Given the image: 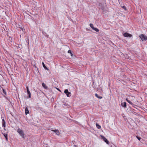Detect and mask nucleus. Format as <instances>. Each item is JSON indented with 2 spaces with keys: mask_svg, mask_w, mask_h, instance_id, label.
<instances>
[{
  "mask_svg": "<svg viewBox=\"0 0 147 147\" xmlns=\"http://www.w3.org/2000/svg\"><path fill=\"white\" fill-rule=\"evenodd\" d=\"M123 36L125 37H127L130 38L131 37L132 35L131 34H129L128 33L125 32L123 34Z\"/></svg>",
  "mask_w": 147,
  "mask_h": 147,
  "instance_id": "nucleus-4",
  "label": "nucleus"
},
{
  "mask_svg": "<svg viewBox=\"0 0 147 147\" xmlns=\"http://www.w3.org/2000/svg\"><path fill=\"white\" fill-rule=\"evenodd\" d=\"M3 135L4 136L6 140H7L8 139H7V134H3Z\"/></svg>",
  "mask_w": 147,
  "mask_h": 147,
  "instance_id": "nucleus-12",
  "label": "nucleus"
},
{
  "mask_svg": "<svg viewBox=\"0 0 147 147\" xmlns=\"http://www.w3.org/2000/svg\"><path fill=\"white\" fill-rule=\"evenodd\" d=\"M58 90H59V89H57Z\"/></svg>",
  "mask_w": 147,
  "mask_h": 147,
  "instance_id": "nucleus-25",
  "label": "nucleus"
},
{
  "mask_svg": "<svg viewBox=\"0 0 147 147\" xmlns=\"http://www.w3.org/2000/svg\"><path fill=\"white\" fill-rule=\"evenodd\" d=\"M128 98L130 99L131 100H133V97L132 96H131L130 97H129Z\"/></svg>",
  "mask_w": 147,
  "mask_h": 147,
  "instance_id": "nucleus-20",
  "label": "nucleus"
},
{
  "mask_svg": "<svg viewBox=\"0 0 147 147\" xmlns=\"http://www.w3.org/2000/svg\"><path fill=\"white\" fill-rule=\"evenodd\" d=\"M26 89H27V91H29L28 88V86L26 87Z\"/></svg>",
  "mask_w": 147,
  "mask_h": 147,
  "instance_id": "nucleus-24",
  "label": "nucleus"
},
{
  "mask_svg": "<svg viewBox=\"0 0 147 147\" xmlns=\"http://www.w3.org/2000/svg\"><path fill=\"white\" fill-rule=\"evenodd\" d=\"M42 86L45 88H47V87L46 86V85L44 83H43L42 84Z\"/></svg>",
  "mask_w": 147,
  "mask_h": 147,
  "instance_id": "nucleus-13",
  "label": "nucleus"
},
{
  "mask_svg": "<svg viewBox=\"0 0 147 147\" xmlns=\"http://www.w3.org/2000/svg\"><path fill=\"white\" fill-rule=\"evenodd\" d=\"M64 92L65 93L68 97L71 96V92L68 91L67 89H66L64 90Z\"/></svg>",
  "mask_w": 147,
  "mask_h": 147,
  "instance_id": "nucleus-3",
  "label": "nucleus"
},
{
  "mask_svg": "<svg viewBox=\"0 0 147 147\" xmlns=\"http://www.w3.org/2000/svg\"><path fill=\"white\" fill-rule=\"evenodd\" d=\"M51 131H54L55 133L57 135H59V132L58 130H51Z\"/></svg>",
  "mask_w": 147,
  "mask_h": 147,
  "instance_id": "nucleus-6",
  "label": "nucleus"
},
{
  "mask_svg": "<svg viewBox=\"0 0 147 147\" xmlns=\"http://www.w3.org/2000/svg\"><path fill=\"white\" fill-rule=\"evenodd\" d=\"M139 37L142 41H145L147 38V36L143 34L140 35Z\"/></svg>",
  "mask_w": 147,
  "mask_h": 147,
  "instance_id": "nucleus-2",
  "label": "nucleus"
},
{
  "mask_svg": "<svg viewBox=\"0 0 147 147\" xmlns=\"http://www.w3.org/2000/svg\"><path fill=\"white\" fill-rule=\"evenodd\" d=\"M90 26L92 29L94 27L93 24H90Z\"/></svg>",
  "mask_w": 147,
  "mask_h": 147,
  "instance_id": "nucleus-19",
  "label": "nucleus"
},
{
  "mask_svg": "<svg viewBox=\"0 0 147 147\" xmlns=\"http://www.w3.org/2000/svg\"><path fill=\"white\" fill-rule=\"evenodd\" d=\"M42 64L43 67H44V68L45 69H46L48 70V69H47V67L45 66V64H44V62H42Z\"/></svg>",
  "mask_w": 147,
  "mask_h": 147,
  "instance_id": "nucleus-15",
  "label": "nucleus"
},
{
  "mask_svg": "<svg viewBox=\"0 0 147 147\" xmlns=\"http://www.w3.org/2000/svg\"><path fill=\"white\" fill-rule=\"evenodd\" d=\"M29 111L28 109L27 108H26L25 109V113L26 115L29 113Z\"/></svg>",
  "mask_w": 147,
  "mask_h": 147,
  "instance_id": "nucleus-10",
  "label": "nucleus"
},
{
  "mask_svg": "<svg viewBox=\"0 0 147 147\" xmlns=\"http://www.w3.org/2000/svg\"><path fill=\"white\" fill-rule=\"evenodd\" d=\"M92 29L96 32H98L99 31V30L97 28H94V27L92 28Z\"/></svg>",
  "mask_w": 147,
  "mask_h": 147,
  "instance_id": "nucleus-11",
  "label": "nucleus"
},
{
  "mask_svg": "<svg viewBox=\"0 0 147 147\" xmlns=\"http://www.w3.org/2000/svg\"><path fill=\"white\" fill-rule=\"evenodd\" d=\"M2 126L3 127H5V121L3 119H2Z\"/></svg>",
  "mask_w": 147,
  "mask_h": 147,
  "instance_id": "nucleus-9",
  "label": "nucleus"
},
{
  "mask_svg": "<svg viewBox=\"0 0 147 147\" xmlns=\"http://www.w3.org/2000/svg\"><path fill=\"white\" fill-rule=\"evenodd\" d=\"M136 138L139 140H140V139H141V138L140 137H139L137 136L136 137Z\"/></svg>",
  "mask_w": 147,
  "mask_h": 147,
  "instance_id": "nucleus-23",
  "label": "nucleus"
},
{
  "mask_svg": "<svg viewBox=\"0 0 147 147\" xmlns=\"http://www.w3.org/2000/svg\"><path fill=\"white\" fill-rule=\"evenodd\" d=\"M27 92L28 94V95L29 98H31V93H30V91H27Z\"/></svg>",
  "mask_w": 147,
  "mask_h": 147,
  "instance_id": "nucleus-14",
  "label": "nucleus"
},
{
  "mask_svg": "<svg viewBox=\"0 0 147 147\" xmlns=\"http://www.w3.org/2000/svg\"><path fill=\"white\" fill-rule=\"evenodd\" d=\"M3 93L5 94H6V91H5L4 89H3Z\"/></svg>",
  "mask_w": 147,
  "mask_h": 147,
  "instance_id": "nucleus-21",
  "label": "nucleus"
},
{
  "mask_svg": "<svg viewBox=\"0 0 147 147\" xmlns=\"http://www.w3.org/2000/svg\"><path fill=\"white\" fill-rule=\"evenodd\" d=\"M95 96L96 97L100 99H101L102 98V97H99L98 96V94H95Z\"/></svg>",
  "mask_w": 147,
  "mask_h": 147,
  "instance_id": "nucleus-17",
  "label": "nucleus"
},
{
  "mask_svg": "<svg viewBox=\"0 0 147 147\" xmlns=\"http://www.w3.org/2000/svg\"><path fill=\"white\" fill-rule=\"evenodd\" d=\"M68 53H70V54H71V56H72V55L73 54H72V53H71V51L70 50H68Z\"/></svg>",
  "mask_w": 147,
  "mask_h": 147,
  "instance_id": "nucleus-18",
  "label": "nucleus"
},
{
  "mask_svg": "<svg viewBox=\"0 0 147 147\" xmlns=\"http://www.w3.org/2000/svg\"><path fill=\"white\" fill-rule=\"evenodd\" d=\"M122 7L125 10H126V7L125 6H123Z\"/></svg>",
  "mask_w": 147,
  "mask_h": 147,
  "instance_id": "nucleus-22",
  "label": "nucleus"
},
{
  "mask_svg": "<svg viewBox=\"0 0 147 147\" xmlns=\"http://www.w3.org/2000/svg\"><path fill=\"white\" fill-rule=\"evenodd\" d=\"M129 99L128 98H126V101L130 104L131 105H133V103L130 101L129 100Z\"/></svg>",
  "mask_w": 147,
  "mask_h": 147,
  "instance_id": "nucleus-8",
  "label": "nucleus"
},
{
  "mask_svg": "<svg viewBox=\"0 0 147 147\" xmlns=\"http://www.w3.org/2000/svg\"><path fill=\"white\" fill-rule=\"evenodd\" d=\"M101 137L104 140V141L107 144H109V142L107 139L105 138L103 136H101Z\"/></svg>",
  "mask_w": 147,
  "mask_h": 147,
  "instance_id": "nucleus-5",
  "label": "nucleus"
},
{
  "mask_svg": "<svg viewBox=\"0 0 147 147\" xmlns=\"http://www.w3.org/2000/svg\"><path fill=\"white\" fill-rule=\"evenodd\" d=\"M121 105L122 107L124 108H126V103L125 102H122Z\"/></svg>",
  "mask_w": 147,
  "mask_h": 147,
  "instance_id": "nucleus-7",
  "label": "nucleus"
},
{
  "mask_svg": "<svg viewBox=\"0 0 147 147\" xmlns=\"http://www.w3.org/2000/svg\"><path fill=\"white\" fill-rule=\"evenodd\" d=\"M17 132L22 138H24L25 137L24 132L22 130L18 128L17 130Z\"/></svg>",
  "mask_w": 147,
  "mask_h": 147,
  "instance_id": "nucleus-1",
  "label": "nucleus"
},
{
  "mask_svg": "<svg viewBox=\"0 0 147 147\" xmlns=\"http://www.w3.org/2000/svg\"><path fill=\"white\" fill-rule=\"evenodd\" d=\"M96 126L97 128L98 129H100V128H101L100 126V125H99L97 123L96 124Z\"/></svg>",
  "mask_w": 147,
  "mask_h": 147,
  "instance_id": "nucleus-16",
  "label": "nucleus"
}]
</instances>
